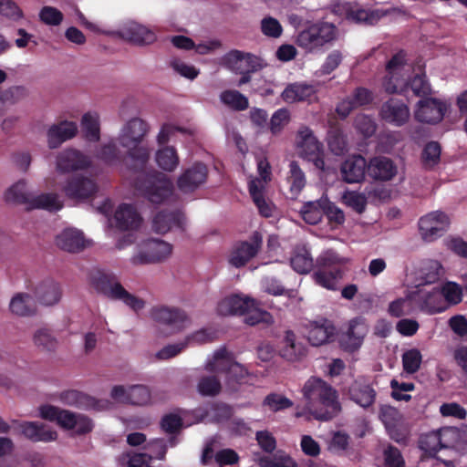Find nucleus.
Returning <instances> with one entry per match:
<instances>
[{"instance_id":"4be33fe9","label":"nucleus","mask_w":467,"mask_h":467,"mask_svg":"<svg viewBox=\"0 0 467 467\" xmlns=\"http://www.w3.org/2000/svg\"><path fill=\"white\" fill-rule=\"evenodd\" d=\"M63 400L67 405L75 406L82 410L101 411L106 410L110 407V402L108 400H97L78 390H68L64 392Z\"/></svg>"},{"instance_id":"49530a36","label":"nucleus","mask_w":467,"mask_h":467,"mask_svg":"<svg viewBox=\"0 0 467 467\" xmlns=\"http://www.w3.org/2000/svg\"><path fill=\"white\" fill-rule=\"evenodd\" d=\"M220 100L230 109L242 111L249 107L248 99L238 90L227 89L220 94Z\"/></svg>"},{"instance_id":"5fc2aeb1","label":"nucleus","mask_w":467,"mask_h":467,"mask_svg":"<svg viewBox=\"0 0 467 467\" xmlns=\"http://www.w3.org/2000/svg\"><path fill=\"white\" fill-rule=\"evenodd\" d=\"M260 467H296V462L287 454L278 451L272 458L264 456L258 460Z\"/></svg>"},{"instance_id":"338daca9","label":"nucleus","mask_w":467,"mask_h":467,"mask_svg":"<svg viewBox=\"0 0 467 467\" xmlns=\"http://www.w3.org/2000/svg\"><path fill=\"white\" fill-rule=\"evenodd\" d=\"M384 467H405V461L400 451L389 445L383 451Z\"/></svg>"},{"instance_id":"69168bd1","label":"nucleus","mask_w":467,"mask_h":467,"mask_svg":"<svg viewBox=\"0 0 467 467\" xmlns=\"http://www.w3.org/2000/svg\"><path fill=\"white\" fill-rule=\"evenodd\" d=\"M262 33L271 38H278L283 33V26L280 22L273 16H265L260 24Z\"/></svg>"},{"instance_id":"58836bf2","label":"nucleus","mask_w":467,"mask_h":467,"mask_svg":"<svg viewBox=\"0 0 467 467\" xmlns=\"http://www.w3.org/2000/svg\"><path fill=\"white\" fill-rule=\"evenodd\" d=\"M248 189L260 214L265 218L271 217L274 205L265 200L264 195L265 189H263L261 182L259 181H249Z\"/></svg>"},{"instance_id":"393cba45","label":"nucleus","mask_w":467,"mask_h":467,"mask_svg":"<svg viewBox=\"0 0 467 467\" xmlns=\"http://www.w3.org/2000/svg\"><path fill=\"white\" fill-rule=\"evenodd\" d=\"M122 38L139 46L150 45L155 42L156 34L150 28L136 22H129L120 29Z\"/></svg>"},{"instance_id":"774afa93","label":"nucleus","mask_w":467,"mask_h":467,"mask_svg":"<svg viewBox=\"0 0 467 467\" xmlns=\"http://www.w3.org/2000/svg\"><path fill=\"white\" fill-rule=\"evenodd\" d=\"M98 158L108 164H114L119 160V150L114 140L102 145L98 153Z\"/></svg>"},{"instance_id":"f03ea898","label":"nucleus","mask_w":467,"mask_h":467,"mask_svg":"<svg viewBox=\"0 0 467 467\" xmlns=\"http://www.w3.org/2000/svg\"><path fill=\"white\" fill-rule=\"evenodd\" d=\"M302 392L306 400V410L316 420H329L341 410L337 390L320 378L308 379Z\"/></svg>"},{"instance_id":"dca6fc26","label":"nucleus","mask_w":467,"mask_h":467,"mask_svg":"<svg viewBox=\"0 0 467 467\" xmlns=\"http://www.w3.org/2000/svg\"><path fill=\"white\" fill-rule=\"evenodd\" d=\"M208 169L202 163H194L178 178L177 185L183 193H191L202 185L207 179Z\"/></svg>"},{"instance_id":"6e6552de","label":"nucleus","mask_w":467,"mask_h":467,"mask_svg":"<svg viewBox=\"0 0 467 467\" xmlns=\"http://www.w3.org/2000/svg\"><path fill=\"white\" fill-rule=\"evenodd\" d=\"M405 53L400 51L395 54L386 65V76L382 87L389 94L402 93L407 85L409 70L406 68Z\"/></svg>"},{"instance_id":"f257e3e1","label":"nucleus","mask_w":467,"mask_h":467,"mask_svg":"<svg viewBox=\"0 0 467 467\" xmlns=\"http://www.w3.org/2000/svg\"><path fill=\"white\" fill-rule=\"evenodd\" d=\"M149 130L150 127L145 120L132 118L122 126L118 140L135 162L134 187L150 202L161 203L172 195L173 183L163 173L146 170L150 150L142 141Z\"/></svg>"},{"instance_id":"3c124183","label":"nucleus","mask_w":467,"mask_h":467,"mask_svg":"<svg viewBox=\"0 0 467 467\" xmlns=\"http://www.w3.org/2000/svg\"><path fill=\"white\" fill-rule=\"evenodd\" d=\"M441 160V147L438 142L431 141L424 147L421 153V161L425 169L434 168Z\"/></svg>"},{"instance_id":"c756f323","label":"nucleus","mask_w":467,"mask_h":467,"mask_svg":"<svg viewBox=\"0 0 467 467\" xmlns=\"http://www.w3.org/2000/svg\"><path fill=\"white\" fill-rule=\"evenodd\" d=\"M397 171L394 162L384 156L374 157L368 163V173L374 180L389 181Z\"/></svg>"},{"instance_id":"79ce46f5","label":"nucleus","mask_w":467,"mask_h":467,"mask_svg":"<svg viewBox=\"0 0 467 467\" xmlns=\"http://www.w3.org/2000/svg\"><path fill=\"white\" fill-rule=\"evenodd\" d=\"M348 262V258L340 256L336 251L332 249H328L323 251L317 258V269H342V266L345 265Z\"/></svg>"},{"instance_id":"e2e57ef3","label":"nucleus","mask_w":467,"mask_h":467,"mask_svg":"<svg viewBox=\"0 0 467 467\" xmlns=\"http://www.w3.org/2000/svg\"><path fill=\"white\" fill-rule=\"evenodd\" d=\"M290 120V112L287 109L282 108L275 111L270 119L269 128L273 134L280 133Z\"/></svg>"},{"instance_id":"f704fd0d","label":"nucleus","mask_w":467,"mask_h":467,"mask_svg":"<svg viewBox=\"0 0 467 467\" xmlns=\"http://www.w3.org/2000/svg\"><path fill=\"white\" fill-rule=\"evenodd\" d=\"M234 363V358L225 348L214 351L205 363V369L213 373H228L230 367Z\"/></svg>"},{"instance_id":"1a4fd4ad","label":"nucleus","mask_w":467,"mask_h":467,"mask_svg":"<svg viewBox=\"0 0 467 467\" xmlns=\"http://www.w3.org/2000/svg\"><path fill=\"white\" fill-rule=\"evenodd\" d=\"M150 317L154 322L165 326L171 333L179 332L191 323L184 310L164 305L153 306L150 311Z\"/></svg>"},{"instance_id":"423d86ee","label":"nucleus","mask_w":467,"mask_h":467,"mask_svg":"<svg viewBox=\"0 0 467 467\" xmlns=\"http://www.w3.org/2000/svg\"><path fill=\"white\" fill-rule=\"evenodd\" d=\"M91 283L98 293L109 299L121 301L134 312L145 307V301L128 292L114 275L98 273Z\"/></svg>"},{"instance_id":"bb28decb","label":"nucleus","mask_w":467,"mask_h":467,"mask_svg":"<svg viewBox=\"0 0 467 467\" xmlns=\"http://www.w3.org/2000/svg\"><path fill=\"white\" fill-rule=\"evenodd\" d=\"M114 221L121 231L135 230L140 227L141 217L133 205L122 203L114 213Z\"/></svg>"},{"instance_id":"bf43d9fd","label":"nucleus","mask_w":467,"mask_h":467,"mask_svg":"<svg viewBox=\"0 0 467 467\" xmlns=\"http://www.w3.org/2000/svg\"><path fill=\"white\" fill-rule=\"evenodd\" d=\"M413 306L410 298H398L389 303L388 313L394 317L409 316L412 313Z\"/></svg>"},{"instance_id":"4d7b16f0","label":"nucleus","mask_w":467,"mask_h":467,"mask_svg":"<svg viewBox=\"0 0 467 467\" xmlns=\"http://www.w3.org/2000/svg\"><path fill=\"white\" fill-rule=\"evenodd\" d=\"M39 20L49 26H59L64 19V15L57 7L45 5L43 6L38 14Z\"/></svg>"},{"instance_id":"de8ad7c7","label":"nucleus","mask_w":467,"mask_h":467,"mask_svg":"<svg viewBox=\"0 0 467 467\" xmlns=\"http://www.w3.org/2000/svg\"><path fill=\"white\" fill-rule=\"evenodd\" d=\"M290 264L296 272L307 274L312 269L314 262L309 251L306 247H300L295 251Z\"/></svg>"},{"instance_id":"e433bc0d","label":"nucleus","mask_w":467,"mask_h":467,"mask_svg":"<svg viewBox=\"0 0 467 467\" xmlns=\"http://www.w3.org/2000/svg\"><path fill=\"white\" fill-rule=\"evenodd\" d=\"M10 311L20 317L34 315L36 311V299L28 293L16 294L9 304Z\"/></svg>"},{"instance_id":"7ed1b4c3","label":"nucleus","mask_w":467,"mask_h":467,"mask_svg":"<svg viewBox=\"0 0 467 467\" xmlns=\"http://www.w3.org/2000/svg\"><path fill=\"white\" fill-rule=\"evenodd\" d=\"M5 200L9 203L24 204L29 210L45 209L52 212L62 208V202L57 194L36 195L27 188L26 180H19L12 184L5 192Z\"/></svg>"},{"instance_id":"5701e85b","label":"nucleus","mask_w":467,"mask_h":467,"mask_svg":"<svg viewBox=\"0 0 467 467\" xmlns=\"http://www.w3.org/2000/svg\"><path fill=\"white\" fill-rule=\"evenodd\" d=\"M296 149L298 154L304 158H313L323 152V145L307 126H301L296 134Z\"/></svg>"},{"instance_id":"4468645a","label":"nucleus","mask_w":467,"mask_h":467,"mask_svg":"<svg viewBox=\"0 0 467 467\" xmlns=\"http://www.w3.org/2000/svg\"><path fill=\"white\" fill-rule=\"evenodd\" d=\"M446 105L436 99H420L414 111L416 120L422 123L440 122L445 114Z\"/></svg>"},{"instance_id":"39448f33","label":"nucleus","mask_w":467,"mask_h":467,"mask_svg":"<svg viewBox=\"0 0 467 467\" xmlns=\"http://www.w3.org/2000/svg\"><path fill=\"white\" fill-rule=\"evenodd\" d=\"M337 29L329 22L318 21L299 31L295 43L306 53H316L336 40Z\"/></svg>"},{"instance_id":"20e7f679","label":"nucleus","mask_w":467,"mask_h":467,"mask_svg":"<svg viewBox=\"0 0 467 467\" xmlns=\"http://www.w3.org/2000/svg\"><path fill=\"white\" fill-rule=\"evenodd\" d=\"M39 415L42 419L57 421L61 428L71 431L73 435H86L94 429V422L88 416L52 405L40 407Z\"/></svg>"},{"instance_id":"7c9ffc66","label":"nucleus","mask_w":467,"mask_h":467,"mask_svg":"<svg viewBox=\"0 0 467 467\" xmlns=\"http://www.w3.org/2000/svg\"><path fill=\"white\" fill-rule=\"evenodd\" d=\"M336 334L333 323L326 318L314 321L308 330V341L313 346H320L329 341Z\"/></svg>"},{"instance_id":"4c0bfd02","label":"nucleus","mask_w":467,"mask_h":467,"mask_svg":"<svg viewBox=\"0 0 467 467\" xmlns=\"http://www.w3.org/2000/svg\"><path fill=\"white\" fill-rule=\"evenodd\" d=\"M343 270L337 268L334 270L317 269L312 278L315 283L327 290L336 291L338 288V283L343 278Z\"/></svg>"},{"instance_id":"412c9836","label":"nucleus","mask_w":467,"mask_h":467,"mask_svg":"<svg viewBox=\"0 0 467 467\" xmlns=\"http://www.w3.org/2000/svg\"><path fill=\"white\" fill-rule=\"evenodd\" d=\"M256 305V300L246 296L232 295L221 300L217 312L222 316L244 315Z\"/></svg>"},{"instance_id":"aec40b11","label":"nucleus","mask_w":467,"mask_h":467,"mask_svg":"<svg viewBox=\"0 0 467 467\" xmlns=\"http://www.w3.org/2000/svg\"><path fill=\"white\" fill-rule=\"evenodd\" d=\"M98 190L96 182L88 177L73 176L63 187L65 194L75 200H85L92 196Z\"/></svg>"},{"instance_id":"f3484780","label":"nucleus","mask_w":467,"mask_h":467,"mask_svg":"<svg viewBox=\"0 0 467 467\" xmlns=\"http://www.w3.org/2000/svg\"><path fill=\"white\" fill-rule=\"evenodd\" d=\"M379 114L383 120L397 127L406 124L410 116L407 104L394 98L382 104Z\"/></svg>"},{"instance_id":"052dcab7","label":"nucleus","mask_w":467,"mask_h":467,"mask_svg":"<svg viewBox=\"0 0 467 467\" xmlns=\"http://www.w3.org/2000/svg\"><path fill=\"white\" fill-rule=\"evenodd\" d=\"M150 400V389L144 385H132L130 386V394L128 404L132 405H145Z\"/></svg>"},{"instance_id":"c03bdc74","label":"nucleus","mask_w":467,"mask_h":467,"mask_svg":"<svg viewBox=\"0 0 467 467\" xmlns=\"http://www.w3.org/2000/svg\"><path fill=\"white\" fill-rule=\"evenodd\" d=\"M81 128L86 140L98 141L100 137L99 116L96 112H88L83 115Z\"/></svg>"},{"instance_id":"6e6d98bb","label":"nucleus","mask_w":467,"mask_h":467,"mask_svg":"<svg viewBox=\"0 0 467 467\" xmlns=\"http://www.w3.org/2000/svg\"><path fill=\"white\" fill-rule=\"evenodd\" d=\"M422 355L417 348L409 349L402 355L403 369L409 374L416 373L420 367Z\"/></svg>"},{"instance_id":"9b49d317","label":"nucleus","mask_w":467,"mask_h":467,"mask_svg":"<svg viewBox=\"0 0 467 467\" xmlns=\"http://www.w3.org/2000/svg\"><path fill=\"white\" fill-rule=\"evenodd\" d=\"M368 331L369 326L366 318L357 317L350 319L339 337L341 348L348 352L357 351L361 348Z\"/></svg>"},{"instance_id":"f8f14e48","label":"nucleus","mask_w":467,"mask_h":467,"mask_svg":"<svg viewBox=\"0 0 467 467\" xmlns=\"http://www.w3.org/2000/svg\"><path fill=\"white\" fill-rule=\"evenodd\" d=\"M450 219L441 211L431 212L419 221V230L426 242H433L441 237L448 229Z\"/></svg>"},{"instance_id":"a18cd8bd","label":"nucleus","mask_w":467,"mask_h":467,"mask_svg":"<svg viewBox=\"0 0 467 467\" xmlns=\"http://www.w3.org/2000/svg\"><path fill=\"white\" fill-rule=\"evenodd\" d=\"M324 203L325 199L304 203L300 211L304 221L313 225L318 223L324 215Z\"/></svg>"},{"instance_id":"ea45409f","label":"nucleus","mask_w":467,"mask_h":467,"mask_svg":"<svg viewBox=\"0 0 467 467\" xmlns=\"http://www.w3.org/2000/svg\"><path fill=\"white\" fill-rule=\"evenodd\" d=\"M338 9L348 20L356 23L365 22L372 24L378 18L373 12L361 8L356 3H343L338 6Z\"/></svg>"},{"instance_id":"c9c22d12","label":"nucleus","mask_w":467,"mask_h":467,"mask_svg":"<svg viewBox=\"0 0 467 467\" xmlns=\"http://www.w3.org/2000/svg\"><path fill=\"white\" fill-rule=\"evenodd\" d=\"M316 93L313 85L306 83L289 84L282 92L281 98L286 103H294L310 99Z\"/></svg>"},{"instance_id":"13d9d810","label":"nucleus","mask_w":467,"mask_h":467,"mask_svg":"<svg viewBox=\"0 0 467 467\" xmlns=\"http://www.w3.org/2000/svg\"><path fill=\"white\" fill-rule=\"evenodd\" d=\"M420 448L426 453L425 456H431L437 453L441 449L437 431L421 436L420 440Z\"/></svg>"},{"instance_id":"2f4dec72","label":"nucleus","mask_w":467,"mask_h":467,"mask_svg":"<svg viewBox=\"0 0 467 467\" xmlns=\"http://www.w3.org/2000/svg\"><path fill=\"white\" fill-rule=\"evenodd\" d=\"M184 222L180 212H160L152 220V230L157 234H166L174 227L183 230Z\"/></svg>"},{"instance_id":"ddd939ff","label":"nucleus","mask_w":467,"mask_h":467,"mask_svg":"<svg viewBox=\"0 0 467 467\" xmlns=\"http://www.w3.org/2000/svg\"><path fill=\"white\" fill-rule=\"evenodd\" d=\"M412 298L422 311L430 315L443 312L448 308V305L442 299V293L437 287L431 290L419 288L413 293Z\"/></svg>"},{"instance_id":"603ef678","label":"nucleus","mask_w":467,"mask_h":467,"mask_svg":"<svg viewBox=\"0 0 467 467\" xmlns=\"http://www.w3.org/2000/svg\"><path fill=\"white\" fill-rule=\"evenodd\" d=\"M342 202L358 213H362L367 206V197L364 193L355 191H346L341 196Z\"/></svg>"},{"instance_id":"6ab92c4d","label":"nucleus","mask_w":467,"mask_h":467,"mask_svg":"<svg viewBox=\"0 0 467 467\" xmlns=\"http://www.w3.org/2000/svg\"><path fill=\"white\" fill-rule=\"evenodd\" d=\"M368 163L361 155L348 157L340 166L342 180L347 183H358L364 181Z\"/></svg>"},{"instance_id":"680f3d73","label":"nucleus","mask_w":467,"mask_h":467,"mask_svg":"<svg viewBox=\"0 0 467 467\" xmlns=\"http://www.w3.org/2000/svg\"><path fill=\"white\" fill-rule=\"evenodd\" d=\"M246 375V368L234 361L232 367H230L228 373L225 374L226 385L231 390H235L236 385L239 384Z\"/></svg>"},{"instance_id":"864d4df0","label":"nucleus","mask_w":467,"mask_h":467,"mask_svg":"<svg viewBox=\"0 0 467 467\" xmlns=\"http://www.w3.org/2000/svg\"><path fill=\"white\" fill-rule=\"evenodd\" d=\"M35 345L45 351H53L57 347V338L46 328L36 331L33 337Z\"/></svg>"},{"instance_id":"a878e982","label":"nucleus","mask_w":467,"mask_h":467,"mask_svg":"<svg viewBox=\"0 0 467 467\" xmlns=\"http://www.w3.org/2000/svg\"><path fill=\"white\" fill-rule=\"evenodd\" d=\"M36 301L44 306H53L59 302L61 290L59 285L51 278H46L34 288Z\"/></svg>"},{"instance_id":"0e129e2a","label":"nucleus","mask_w":467,"mask_h":467,"mask_svg":"<svg viewBox=\"0 0 467 467\" xmlns=\"http://www.w3.org/2000/svg\"><path fill=\"white\" fill-rule=\"evenodd\" d=\"M244 322L247 325L254 326L259 323L270 324L273 322V317L266 311L259 308V304L256 301V305L252 307L249 312H246Z\"/></svg>"},{"instance_id":"cd10ccee","label":"nucleus","mask_w":467,"mask_h":467,"mask_svg":"<svg viewBox=\"0 0 467 467\" xmlns=\"http://www.w3.org/2000/svg\"><path fill=\"white\" fill-rule=\"evenodd\" d=\"M78 133V126L73 121H61L51 126L47 130V143L50 149L59 147L64 141L74 138Z\"/></svg>"},{"instance_id":"a211bd4d","label":"nucleus","mask_w":467,"mask_h":467,"mask_svg":"<svg viewBox=\"0 0 467 467\" xmlns=\"http://www.w3.org/2000/svg\"><path fill=\"white\" fill-rule=\"evenodd\" d=\"M262 244L261 234L255 232L253 242H243L236 244L230 255L229 263L234 267H242L256 255Z\"/></svg>"},{"instance_id":"37998d69","label":"nucleus","mask_w":467,"mask_h":467,"mask_svg":"<svg viewBox=\"0 0 467 467\" xmlns=\"http://www.w3.org/2000/svg\"><path fill=\"white\" fill-rule=\"evenodd\" d=\"M179 442L176 436H171L167 441L162 438H157L150 441L146 448L150 451V460H164L168 447H175Z\"/></svg>"},{"instance_id":"b1692460","label":"nucleus","mask_w":467,"mask_h":467,"mask_svg":"<svg viewBox=\"0 0 467 467\" xmlns=\"http://www.w3.org/2000/svg\"><path fill=\"white\" fill-rule=\"evenodd\" d=\"M348 394L352 401L364 409L371 407L377 396L375 389L364 378L357 379L350 385Z\"/></svg>"},{"instance_id":"09e8293b","label":"nucleus","mask_w":467,"mask_h":467,"mask_svg":"<svg viewBox=\"0 0 467 467\" xmlns=\"http://www.w3.org/2000/svg\"><path fill=\"white\" fill-rule=\"evenodd\" d=\"M222 384L215 375L202 376L197 384V390L202 396L213 397L221 392Z\"/></svg>"},{"instance_id":"2eb2a0df","label":"nucleus","mask_w":467,"mask_h":467,"mask_svg":"<svg viewBox=\"0 0 467 467\" xmlns=\"http://www.w3.org/2000/svg\"><path fill=\"white\" fill-rule=\"evenodd\" d=\"M91 159L76 149H66L57 156V170L59 172L86 170L91 166Z\"/></svg>"},{"instance_id":"9d476101","label":"nucleus","mask_w":467,"mask_h":467,"mask_svg":"<svg viewBox=\"0 0 467 467\" xmlns=\"http://www.w3.org/2000/svg\"><path fill=\"white\" fill-rule=\"evenodd\" d=\"M222 64L232 72H257L267 65L262 57L237 49L226 53Z\"/></svg>"},{"instance_id":"c85d7f7f","label":"nucleus","mask_w":467,"mask_h":467,"mask_svg":"<svg viewBox=\"0 0 467 467\" xmlns=\"http://www.w3.org/2000/svg\"><path fill=\"white\" fill-rule=\"evenodd\" d=\"M56 244L68 253H78L86 247V240L79 230L67 228L57 235Z\"/></svg>"},{"instance_id":"72a5a7b5","label":"nucleus","mask_w":467,"mask_h":467,"mask_svg":"<svg viewBox=\"0 0 467 467\" xmlns=\"http://www.w3.org/2000/svg\"><path fill=\"white\" fill-rule=\"evenodd\" d=\"M279 352L283 358L294 362L306 355V348L302 342L296 339L294 332L287 330L285 333Z\"/></svg>"},{"instance_id":"0eeeda50","label":"nucleus","mask_w":467,"mask_h":467,"mask_svg":"<svg viewBox=\"0 0 467 467\" xmlns=\"http://www.w3.org/2000/svg\"><path fill=\"white\" fill-rule=\"evenodd\" d=\"M172 254V244L160 238H148L141 241L130 257L132 265L160 264L168 260Z\"/></svg>"},{"instance_id":"a19ab883","label":"nucleus","mask_w":467,"mask_h":467,"mask_svg":"<svg viewBox=\"0 0 467 467\" xmlns=\"http://www.w3.org/2000/svg\"><path fill=\"white\" fill-rule=\"evenodd\" d=\"M155 161L160 169L171 172L179 166L180 158L174 147L164 146L156 151Z\"/></svg>"},{"instance_id":"8fccbe9b","label":"nucleus","mask_w":467,"mask_h":467,"mask_svg":"<svg viewBox=\"0 0 467 467\" xmlns=\"http://www.w3.org/2000/svg\"><path fill=\"white\" fill-rule=\"evenodd\" d=\"M287 181L290 184V192L297 195L306 185V176L296 161H291L289 164V176Z\"/></svg>"},{"instance_id":"473e14b6","label":"nucleus","mask_w":467,"mask_h":467,"mask_svg":"<svg viewBox=\"0 0 467 467\" xmlns=\"http://www.w3.org/2000/svg\"><path fill=\"white\" fill-rule=\"evenodd\" d=\"M20 428L23 435L34 442H48L57 438V431L43 423L26 421L20 425Z\"/></svg>"}]
</instances>
